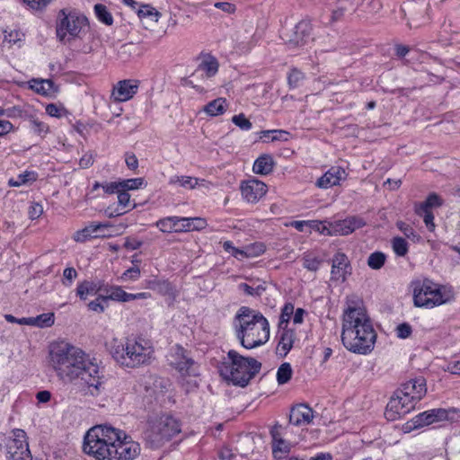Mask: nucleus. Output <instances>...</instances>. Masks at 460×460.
Instances as JSON below:
<instances>
[{
    "label": "nucleus",
    "instance_id": "1",
    "mask_svg": "<svg viewBox=\"0 0 460 460\" xmlns=\"http://www.w3.org/2000/svg\"><path fill=\"white\" fill-rule=\"evenodd\" d=\"M49 363L65 384L81 378L93 396L99 395L104 389V377L99 366L91 362L81 349L66 341H56L49 345Z\"/></svg>",
    "mask_w": 460,
    "mask_h": 460
},
{
    "label": "nucleus",
    "instance_id": "2",
    "mask_svg": "<svg viewBox=\"0 0 460 460\" xmlns=\"http://www.w3.org/2000/svg\"><path fill=\"white\" fill-rule=\"evenodd\" d=\"M83 450L94 460H134L141 447L119 429L96 425L85 433Z\"/></svg>",
    "mask_w": 460,
    "mask_h": 460
},
{
    "label": "nucleus",
    "instance_id": "3",
    "mask_svg": "<svg viewBox=\"0 0 460 460\" xmlns=\"http://www.w3.org/2000/svg\"><path fill=\"white\" fill-rule=\"evenodd\" d=\"M106 347L114 360L127 367L148 365L155 358L153 341L143 336L128 337L125 342L113 338Z\"/></svg>",
    "mask_w": 460,
    "mask_h": 460
},
{
    "label": "nucleus",
    "instance_id": "4",
    "mask_svg": "<svg viewBox=\"0 0 460 460\" xmlns=\"http://www.w3.org/2000/svg\"><path fill=\"white\" fill-rule=\"evenodd\" d=\"M261 364L253 358H246L235 350H229L227 360L219 367L220 376L234 385L244 387L259 373Z\"/></svg>",
    "mask_w": 460,
    "mask_h": 460
},
{
    "label": "nucleus",
    "instance_id": "5",
    "mask_svg": "<svg viewBox=\"0 0 460 460\" xmlns=\"http://www.w3.org/2000/svg\"><path fill=\"white\" fill-rule=\"evenodd\" d=\"M452 289L425 279L418 282L413 290L414 305L418 307L433 308L451 301Z\"/></svg>",
    "mask_w": 460,
    "mask_h": 460
},
{
    "label": "nucleus",
    "instance_id": "6",
    "mask_svg": "<svg viewBox=\"0 0 460 460\" xmlns=\"http://www.w3.org/2000/svg\"><path fill=\"white\" fill-rule=\"evenodd\" d=\"M181 431L176 419L162 415L150 419L145 430V439L152 448H158Z\"/></svg>",
    "mask_w": 460,
    "mask_h": 460
},
{
    "label": "nucleus",
    "instance_id": "7",
    "mask_svg": "<svg viewBox=\"0 0 460 460\" xmlns=\"http://www.w3.org/2000/svg\"><path fill=\"white\" fill-rule=\"evenodd\" d=\"M237 337L246 349H252L267 342L270 338V324L267 318H241Z\"/></svg>",
    "mask_w": 460,
    "mask_h": 460
},
{
    "label": "nucleus",
    "instance_id": "8",
    "mask_svg": "<svg viewBox=\"0 0 460 460\" xmlns=\"http://www.w3.org/2000/svg\"><path fill=\"white\" fill-rule=\"evenodd\" d=\"M86 26V17L73 12L66 13V10H61L58 13L56 26L57 38L63 43L70 42L76 38H80L84 28Z\"/></svg>",
    "mask_w": 460,
    "mask_h": 460
},
{
    "label": "nucleus",
    "instance_id": "9",
    "mask_svg": "<svg viewBox=\"0 0 460 460\" xmlns=\"http://www.w3.org/2000/svg\"><path fill=\"white\" fill-rule=\"evenodd\" d=\"M352 332L355 336L349 344V349L350 351L358 354H367L372 351L376 334L369 318H356Z\"/></svg>",
    "mask_w": 460,
    "mask_h": 460
},
{
    "label": "nucleus",
    "instance_id": "10",
    "mask_svg": "<svg viewBox=\"0 0 460 460\" xmlns=\"http://www.w3.org/2000/svg\"><path fill=\"white\" fill-rule=\"evenodd\" d=\"M6 444V457L8 460H31L29 444L24 430L17 429Z\"/></svg>",
    "mask_w": 460,
    "mask_h": 460
},
{
    "label": "nucleus",
    "instance_id": "11",
    "mask_svg": "<svg viewBox=\"0 0 460 460\" xmlns=\"http://www.w3.org/2000/svg\"><path fill=\"white\" fill-rule=\"evenodd\" d=\"M416 403L408 398L402 392L397 390L390 399L385 409V418L395 420L402 418L415 408Z\"/></svg>",
    "mask_w": 460,
    "mask_h": 460
},
{
    "label": "nucleus",
    "instance_id": "12",
    "mask_svg": "<svg viewBox=\"0 0 460 460\" xmlns=\"http://www.w3.org/2000/svg\"><path fill=\"white\" fill-rule=\"evenodd\" d=\"M168 360L181 376H197L194 360L181 346L172 348Z\"/></svg>",
    "mask_w": 460,
    "mask_h": 460
},
{
    "label": "nucleus",
    "instance_id": "13",
    "mask_svg": "<svg viewBox=\"0 0 460 460\" xmlns=\"http://www.w3.org/2000/svg\"><path fill=\"white\" fill-rule=\"evenodd\" d=\"M458 411L454 408L448 410L442 408L429 410L418 414L413 419L414 427L428 426L442 420L453 421Z\"/></svg>",
    "mask_w": 460,
    "mask_h": 460
},
{
    "label": "nucleus",
    "instance_id": "14",
    "mask_svg": "<svg viewBox=\"0 0 460 460\" xmlns=\"http://www.w3.org/2000/svg\"><path fill=\"white\" fill-rule=\"evenodd\" d=\"M112 226L110 223L92 222L83 229L77 230L73 239L77 243H84L93 238H106L111 236L108 229Z\"/></svg>",
    "mask_w": 460,
    "mask_h": 460
},
{
    "label": "nucleus",
    "instance_id": "15",
    "mask_svg": "<svg viewBox=\"0 0 460 460\" xmlns=\"http://www.w3.org/2000/svg\"><path fill=\"white\" fill-rule=\"evenodd\" d=\"M312 27L308 21H300L289 34L286 35V44L288 48H297L305 45L311 36Z\"/></svg>",
    "mask_w": 460,
    "mask_h": 460
},
{
    "label": "nucleus",
    "instance_id": "16",
    "mask_svg": "<svg viewBox=\"0 0 460 460\" xmlns=\"http://www.w3.org/2000/svg\"><path fill=\"white\" fill-rule=\"evenodd\" d=\"M241 193L247 202L257 203L267 193V185L257 179H250L242 182Z\"/></svg>",
    "mask_w": 460,
    "mask_h": 460
},
{
    "label": "nucleus",
    "instance_id": "17",
    "mask_svg": "<svg viewBox=\"0 0 460 460\" xmlns=\"http://www.w3.org/2000/svg\"><path fill=\"white\" fill-rule=\"evenodd\" d=\"M103 293L107 301L110 300L117 302H129L137 299H147L151 297L150 293L141 292L137 294H131L126 292L120 286H104Z\"/></svg>",
    "mask_w": 460,
    "mask_h": 460
},
{
    "label": "nucleus",
    "instance_id": "18",
    "mask_svg": "<svg viewBox=\"0 0 460 460\" xmlns=\"http://www.w3.org/2000/svg\"><path fill=\"white\" fill-rule=\"evenodd\" d=\"M398 390L417 403L427 393L426 380L422 376L411 379L402 385Z\"/></svg>",
    "mask_w": 460,
    "mask_h": 460
},
{
    "label": "nucleus",
    "instance_id": "19",
    "mask_svg": "<svg viewBox=\"0 0 460 460\" xmlns=\"http://www.w3.org/2000/svg\"><path fill=\"white\" fill-rule=\"evenodd\" d=\"M314 418V411L307 404L300 403L291 408L289 423L295 426L303 427L313 422Z\"/></svg>",
    "mask_w": 460,
    "mask_h": 460
},
{
    "label": "nucleus",
    "instance_id": "20",
    "mask_svg": "<svg viewBox=\"0 0 460 460\" xmlns=\"http://www.w3.org/2000/svg\"><path fill=\"white\" fill-rule=\"evenodd\" d=\"M138 90V82L135 80L119 81L112 90L111 97L115 102L130 100Z\"/></svg>",
    "mask_w": 460,
    "mask_h": 460
},
{
    "label": "nucleus",
    "instance_id": "21",
    "mask_svg": "<svg viewBox=\"0 0 460 460\" xmlns=\"http://www.w3.org/2000/svg\"><path fill=\"white\" fill-rule=\"evenodd\" d=\"M291 318L283 319L280 322V327L282 328L279 334V341L277 346V353L280 356H286L289 350L293 348V344L296 339L294 330L288 328L289 320Z\"/></svg>",
    "mask_w": 460,
    "mask_h": 460
},
{
    "label": "nucleus",
    "instance_id": "22",
    "mask_svg": "<svg viewBox=\"0 0 460 460\" xmlns=\"http://www.w3.org/2000/svg\"><path fill=\"white\" fill-rule=\"evenodd\" d=\"M103 281H84L78 284L76 288V294L82 300H86L89 295L94 296L99 292H103L104 289Z\"/></svg>",
    "mask_w": 460,
    "mask_h": 460
},
{
    "label": "nucleus",
    "instance_id": "23",
    "mask_svg": "<svg viewBox=\"0 0 460 460\" xmlns=\"http://www.w3.org/2000/svg\"><path fill=\"white\" fill-rule=\"evenodd\" d=\"M344 171L341 167H332L321 178L317 180L316 185L319 188L327 189L338 184L341 181V174Z\"/></svg>",
    "mask_w": 460,
    "mask_h": 460
},
{
    "label": "nucleus",
    "instance_id": "24",
    "mask_svg": "<svg viewBox=\"0 0 460 460\" xmlns=\"http://www.w3.org/2000/svg\"><path fill=\"white\" fill-rule=\"evenodd\" d=\"M331 274L332 281H345V254L339 252L334 256Z\"/></svg>",
    "mask_w": 460,
    "mask_h": 460
},
{
    "label": "nucleus",
    "instance_id": "25",
    "mask_svg": "<svg viewBox=\"0 0 460 460\" xmlns=\"http://www.w3.org/2000/svg\"><path fill=\"white\" fill-rule=\"evenodd\" d=\"M274 164L271 155H262L255 160L252 170L256 174L267 175L273 171Z\"/></svg>",
    "mask_w": 460,
    "mask_h": 460
},
{
    "label": "nucleus",
    "instance_id": "26",
    "mask_svg": "<svg viewBox=\"0 0 460 460\" xmlns=\"http://www.w3.org/2000/svg\"><path fill=\"white\" fill-rule=\"evenodd\" d=\"M219 64L217 59L208 54L202 57L200 63L198 66V71L205 73L207 77L214 76L218 71Z\"/></svg>",
    "mask_w": 460,
    "mask_h": 460
},
{
    "label": "nucleus",
    "instance_id": "27",
    "mask_svg": "<svg viewBox=\"0 0 460 460\" xmlns=\"http://www.w3.org/2000/svg\"><path fill=\"white\" fill-rule=\"evenodd\" d=\"M10 323L30 325L37 328H48L54 324V318H6Z\"/></svg>",
    "mask_w": 460,
    "mask_h": 460
},
{
    "label": "nucleus",
    "instance_id": "28",
    "mask_svg": "<svg viewBox=\"0 0 460 460\" xmlns=\"http://www.w3.org/2000/svg\"><path fill=\"white\" fill-rule=\"evenodd\" d=\"M226 109V100L225 98H217L205 105L202 111L208 116L215 117L224 114Z\"/></svg>",
    "mask_w": 460,
    "mask_h": 460
},
{
    "label": "nucleus",
    "instance_id": "29",
    "mask_svg": "<svg viewBox=\"0 0 460 460\" xmlns=\"http://www.w3.org/2000/svg\"><path fill=\"white\" fill-rule=\"evenodd\" d=\"M31 88L43 95L55 92L54 82L50 79H33L31 82Z\"/></svg>",
    "mask_w": 460,
    "mask_h": 460
},
{
    "label": "nucleus",
    "instance_id": "30",
    "mask_svg": "<svg viewBox=\"0 0 460 460\" xmlns=\"http://www.w3.org/2000/svg\"><path fill=\"white\" fill-rule=\"evenodd\" d=\"M199 179L191 176L174 175L169 179V184L179 185L184 189L193 190L199 184Z\"/></svg>",
    "mask_w": 460,
    "mask_h": 460
},
{
    "label": "nucleus",
    "instance_id": "31",
    "mask_svg": "<svg viewBox=\"0 0 460 460\" xmlns=\"http://www.w3.org/2000/svg\"><path fill=\"white\" fill-rule=\"evenodd\" d=\"M37 179L36 173L33 172H24L22 173L18 174L14 178H11L9 180V185L13 187H20L22 185L27 184L29 182H33Z\"/></svg>",
    "mask_w": 460,
    "mask_h": 460
},
{
    "label": "nucleus",
    "instance_id": "32",
    "mask_svg": "<svg viewBox=\"0 0 460 460\" xmlns=\"http://www.w3.org/2000/svg\"><path fill=\"white\" fill-rule=\"evenodd\" d=\"M176 221H179V217H168L158 220L155 225L164 233H173L177 232Z\"/></svg>",
    "mask_w": 460,
    "mask_h": 460
},
{
    "label": "nucleus",
    "instance_id": "33",
    "mask_svg": "<svg viewBox=\"0 0 460 460\" xmlns=\"http://www.w3.org/2000/svg\"><path fill=\"white\" fill-rule=\"evenodd\" d=\"M94 12L98 20L106 25H111L113 23V18L111 13L108 11L107 7L102 4L94 5Z\"/></svg>",
    "mask_w": 460,
    "mask_h": 460
},
{
    "label": "nucleus",
    "instance_id": "34",
    "mask_svg": "<svg viewBox=\"0 0 460 460\" xmlns=\"http://www.w3.org/2000/svg\"><path fill=\"white\" fill-rule=\"evenodd\" d=\"M442 204V200L436 193H431L428 196L425 201L417 204L415 208L423 210H431L432 208L439 207Z\"/></svg>",
    "mask_w": 460,
    "mask_h": 460
},
{
    "label": "nucleus",
    "instance_id": "35",
    "mask_svg": "<svg viewBox=\"0 0 460 460\" xmlns=\"http://www.w3.org/2000/svg\"><path fill=\"white\" fill-rule=\"evenodd\" d=\"M392 248L397 256L403 257L407 254L409 247L408 243L402 237L396 236L392 240Z\"/></svg>",
    "mask_w": 460,
    "mask_h": 460
},
{
    "label": "nucleus",
    "instance_id": "36",
    "mask_svg": "<svg viewBox=\"0 0 460 460\" xmlns=\"http://www.w3.org/2000/svg\"><path fill=\"white\" fill-rule=\"evenodd\" d=\"M292 376V367L289 363H283L277 371V381L279 385L288 383Z\"/></svg>",
    "mask_w": 460,
    "mask_h": 460
},
{
    "label": "nucleus",
    "instance_id": "37",
    "mask_svg": "<svg viewBox=\"0 0 460 460\" xmlns=\"http://www.w3.org/2000/svg\"><path fill=\"white\" fill-rule=\"evenodd\" d=\"M386 260L385 253L381 252H375L371 253L367 259V265L373 270H380Z\"/></svg>",
    "mask_w": 460,
    "mask_h": 460
},
{
    "label": "nucleus",
    "instance_id": "38",
    "mask_svg": "<svg viewBox=\"0 0 460 460\" xmlns=\"http://www.w3.org/2000/svg\"><path fill=\"white\" fill-rule=\"evenodd\" d=\"M266 247L262 243H254L244 247V258H254L263 254Z\"/></svg>",
    "mask_w": 460,
    "mask_h": 460
},
{
    "label": "nucleus",
    "instance_id": "39",
    "mask_svg": "<svg viewBox=\"0 0 460 460\" xmlns=\"http://www.w3.org/2000/svg\"><path fill=\"white\" fill-rule=\"evenodd\" d=\"M120 190H134L142 188L145 185L143 178H133L119 181Z\"/></svg>",
    "mask_w": 460,
    "mask_h": 460
},
{
    "label": "nucleus",
    "instance_id": "40",
    "mask_svg": "<svg viewBox=\"0 0 460 460\" xmlns=\"http://www.w3.org/2000/svg\"><path fill=\"white\" fill-rule=\"evenodd\" d=\"M109 303L104 295H100L95 300L88 303V308L95 313L102 314L104 312V309L108 306Z\"/></svg>",
    "mask_w": 460,
    "mask_h": 460
},
{
    "label": "nucleus",
    "instance_id": "41",
    "mask_svg": "<svg viewBox=\"0 0 460 460\" xmlns=\"http://www.w3.org/2000/svg\"><path fill=\"white\" fill-rule=\"evenodd\" d=\"M139 18L149 17L152 21L157 22L160 16L158 11L149 4H143L137 9Z\"/></svg>",
    "mask_w": 460,
    "mask_h": 460
},
{
    "label": "nucleus",
    "instance_id": "42",
    "mask_svg": "<svg viewBox=\"0 0 460 460\" xmlns=\"http://www.w3.org/2000/svg\"><path fill=\"white\" fill-rule=\"evenodd\" d=\"M288 452L289 445L284 439L272 443V453L275 458H283Z\"/></svg>",
    "mask_w": 460,
    "mask_h": 460
},
{
    "label": "nucleus",
    "instance_id": "43",
    "mask_svg": "<svg viewBox=\"0 0 460 460\" xmlns=\"http://www.w3.org/2000/svg\"><path fill=\"white\" fill-rule=\"evenodd\" d=\"M238 288L243 290L246 295L252 296H260L265 291L266 288L263 285H258L253 288L246 283H241L238 285Z\"/></svg>",
    "mask_w": 460,
    "mask_h": 460
},
{
    "label": "nucleus",
    "instance_id": "44",
    "mask_svg": "<svg viewBox=\"0 0 460 460\" xmlns=\"http://www.w3.org/2000/svg\"><path fill=\"white\" fill-rule=\"evenodd\" d=\"M30 128L35 134L40 137H44L49 132V126L38 119L30 120Z\"/></svg>",
    "mask_w": 460,
    "mask_h": 460
},
{
    "label": "nucleus",
    "instance_id": "45",
    "mask_svg": "<svg viewBox=\"0 0 460 460\" xmlns=\"http://www.w3.org/2000/svg\"><path fill=\"white\" fill-rule=\"evenodd\" d=\"M399 230L409 239L412 241H419L420 235L417 234L414 229L408 224L399 221L396 224Z\"/></svg>",
    "mask_w": 460,
    "mask_h": 460
},
{
    "label": "nucleus",
    "instance_id": "46",
    "mask_svg": "<svg viewBox=\"0 0 460 460\" xmlns=\"http://www.w3.org/2000/svg\"><path fill=\"white\" fill-rule=\"evenodd\" d=\"M415 212L417 215L423 217V221L429 230L433 231L435 229L434 216L431 210L422 211V209L415 208Z\"/></svg>",
    "mask_w": 460,
    "mask_h": 460
},
{
    "label": "nucleus",
    "instance_id": "47",
    "mask_svg": "<svg viewBox=\"0 0 460 460\" xmlns=\"http://www.w3.org/2000/svg\"><path fill=\"white\" fill-rule=\"evenodd\" d=\"M366 225V222L362 217H350L347 218V234L349 233L354 232L356 229H358Z\"/></svg>",
    "mask_w": 460,
    "mask_h": 460
},
{
    "label": "nucleus",
    "instance_id": "48",
    "mask_svg": "<svg viewBox=\"0 0 460 460\" xmlns=\"http://www.w3.org/2000/svg\"><path fill=\"white\" fill-rule=\"evenodd\" d=\"M307 226L314 230L316 232H319L323 234H331L333 233V231L330 228H327V226H325L323 222L318 220H308L307 221Z\"/></svg>",
    "mask_w": 460,
    "mask_h": 460
},
{
    "label": "nucleus",
    "instance_id": "49",
    "mask_svg": "<svg viewBox=\"0 0 460 460\" xmlns=\"http://www.w3.org/2000/svg\"><path fill=\"white\" fill-rule=\"evenodd\" d=\"M140 277V269L136 266L129 268L128 270H125L123 274L119 277V279L122 281H136Z\"/></svg>",
    "mask_w": 460,
    "mask_h": 460
},
{
    "label": "nucleus",
    "instance_id": "50",
    "mask_svg": "<svg viewBox=\"0 0 460 460\" xmlns=\"http://www.w3.org/2000/svg\"><path fill=\"white\" fill-rule=\"evenodd\" d=\"M232 121L243 130H249L252 128V123L243 113L234 115Z\"/></svg>",
    "mask_w": 460,
    "mask_h": 460
},
{
    "label": "nucleus",
    "instance_id": "51",
    "mask_svg": "<svg viewBox=\"0 0 460 460\" xmlns=\"http://www.w3.org/2000/svg\"><path fill=\"white\" fill-rule=\"evenodd\" d=\"M265 137H270L271 141L288 140L289 133L285 130H266L262 132Z\"/></svg>",
    "mask_w": 460,
    "mask_h": 460
},
{
    "label": "nucleus",
    "instance_id": "52",
    "mask_svg": "<svg viewBox=\"0 0 460 460\" xmlns=\"http://www.w3.org/2000/svg\"><path fill=\"white\" fill-rule=\"evenodd\" d=\"M303 79L304 74L297 69H292L288 77V84L293 88L297 87Z\"/></svg>",
    "mask_w": 460,
    "mask_h": 460
},
{
    "label": "nucleus",
    "instance_id": "53",
    "mask_svg": "<svg viewBox=\"0 0 460 460\" xmlns=\"http://www.w3.org/2000/svg\"><path fill=\"white\" fill-rule=\"evenodd\" d=\"M225 251L230 252L234 257L242 260L244 258V248L239 249L233 245V243L226 241L223 243Z\"/></svg>",
    "mask_w": 460,
    "mask_h": 460
},
{
    "label": "nucleus",
    "instance_id": "54",
    "mask_svg": "<svg viewBox=\"0 0 460 460\" xmlns=\"http://www.w3.org/2000/svg\"><path fill=\"white\" fill-rule=\"evenodd\" d=\"M192 222L191 218L179 217V221L175 222V228H177V232L190 231L193 229Z\"/></svg>",
    "mask_w": 460,
    "mask_h": 460
},
{
    "label": "nucleus",
    "instance_id": "55",
    "mask_svg": "<svg viewBox=\"0 0 460 460\" xmlns=\"http://www.w3.org/2000/svg\"><path fill=\"white\" fill-rule=\"evenodd\" d=\"M24 4L31 10L41 11L51 0H23Z\"/></svg>",
    "mask_w": 460,
    "mask_h": 460
},
{
    "label": "nucleus",
    "instance_id": "56",
    "mask_svg": "<svg viewBox=\"0 0 460 460\" xmlns=\"http://www.w3.org/2000/svg\"><path fill=\"white\" fill-rule=\"evenodd\" d=\"M320 263L321 261L317 258L309 255L304 257L303 259L304 268L312 271H316L320 266Z\"/></svg>",
    "mask_w": 460,
    "mask_h": 460
},
{
    "label": "nucleus",
    "instance_id": "57",
    "mask_svg": "<svg viewBox=\"0 0 460 460\" xmlns=\"http://www.w3.org/2000/svg\"><path fill=\"white\" fill-rule=\"evenodd\" d=\"M63 284L65 286H70L72 282L77 278V272L72 267L66 268L63 271Z\"/></svg>",
    "mask_w": 460,
    "mask_h": 460
},
{
    "label": "nucleus",
    "instance_id": "58",
    "mask_svg": "<svg viewBox=\"0 0 460 460\" xmlns=\"http://www.w3.org/2000/svg\"><path fill=\"white\" fill-rule=\"evenodd\" d=\"M395 332L398 338L406 339L411 333V327L409 323H403L396 327Z\"/></svg>",
    "mask_w": 460,
    "mask_h": 460
},
{
    "label": "nucleus",
    "instance_id": "59",
    "mask_svg": "<svg viewBox=\"0 0 460 460\" xmlns=\"http://www.w3.org/2000/svg\"><path fill=\"white\" fill-rule=\"evenodd\" d=\"M42 213H43V208L40 204L33 203L30 207L29 215H30L31 219L39 218Z\"/></svg>",
    "mask_w": 460,
    "mask_h": 460
},
{
    "label": "nucleus",
    "instance_id": "60",
    "mask_svg": "<svg viewBox=\"0 0 460 460\" xmlns=\"http://www.w3.org/2000/svg\"><path fill=\"white\" fill-rule=\"evenodd\" d=\"M103 190L108 194L118 193L120 190L119 181L108 182L102 185Z\"/></svg>",
    "mask_w": 460,
    "mask_h": 460
},
{
    "label": "nucleus",
    "instance_id": "61",
    "mask_svg": "<svg viewBox=\"0 0 460 460\" xmlns=\"http://www.w3.org/2000/svg\"><path fill=\"white\" fill-rule=\"evenodd\" d=\"M214 6L226 13H233L235 12V5L228 2H217Z\"/></svg>",
    "mask_w": 460,
    "mask_h": 460
},
{
    "label": "nucleus",
    "instance_id": "62",
    "mask_svg": "<svg viewBox=\"0 0 460 460\" xmlns=\"http://www.w3.org/2000/svg\"><path fill=\"white\" fill-rule=\"evenodd\" d=\"M117 194L119 205L123 208L128 207L130 201V195L125 190H119Z\"/></svg>",
    "mask_w": 460,
    "mask_h": 460
},
{
    "label": "nucleus",
    "instance_id": "63",
    "mask_svg": "<svg viewBox=\"0 0 460 460\" xmlns=\"http://www.w3.org/2000/svg\"><path fill=\"white\" fill-rule=\"evenodd\" d=\"M127 166L130 170H136L138 167V160L137 156L132 153H127L126 154V159H125Z\"/></svg>",
    "mask_w": 460,
    "mask_h": 460
},
{
    "label": "nucleus",
    "instance_id": "64",
    "mask_svg": "<svg viewBox=\"0 0 460 460\" xmlns=\"http://www.w3.org/2000/svg\"><path fill=\"white\" fill-rule=\"evenodd\" d=\"M93 164V155L91 153H87L84 155L80 161L79 164L82 168H89Z\"/></svg>",
    "mask_w": 460,
    "mask_h": 460
}]
</instances>
